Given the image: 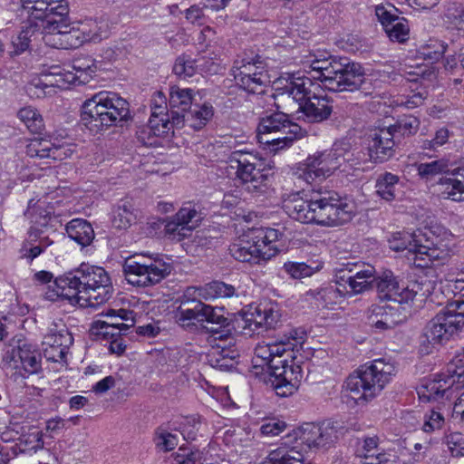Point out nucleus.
<instances>
[{
	"instance_id": "obj_1",
	"label": "nucleus",
	"mask_w": 464,
	"mask_h": 464,
	"mask_svg": "<svg viewBox=\"0 0 464 464\" xmlns=\"http://www.w3.org/2000/svg\"><path fill=\"white\" fill-rule=\"evenodd\" d=\"M302 343L303 336H298L295 330L280 341L258 343L255 349L252 373L269 382L278 396L293 395L303 378L300 365L295 362V353Z\"/></svg>"
},
{
	"instance_id": "obj_2",
	"label": "nucleus",
	"mask_w": 464,
	"mask_h": 464,
	"mask_svg": "<svg viewBox=\"0 0 464 464\" xmlns=\"http://www.w3.org/2000/svg\"><path fill=\"white\" fill-rule=\"evenodd\" d=\"M312 86V80L299 73L281 76L273 82L275 104L307 122H322L330 117L333 106L325 97L311 96Z\"/></svg>"
},
{
	"instance_id": "obj_3",
	"label": "nucleus",
	"mask_w": 464,
	"mask_h": 464,
	"mask_svg": "<svg viewBox=\"0 0 464 464\" xmlns=\"http://www.w3.org/2000/svg\"><path fill=\"white\" fill-rule=\"evenodd\" d=\"M285 213L302 224L335 227L351 221L358 213L353 200H339L331 197H308L303 192H293L283 200Z\"/></svg>"
},
{
	"instance_id": "obj_4",
	"label": "nucleus",
	"mask_w": 464,
	"mask_h": 464,
	"mask_svg": "<svg viewBox=\"0 0 464 464\" xmlns=\"http://www.w3.org/2000/svg\"><path fill=\"white\" fill-rule=\"evenodd\" d=\"M387 242L395 252L406 251L409 262L420 268L444 264L451 250V235L440 228H427L412 234L394 232L388 237Z\"/></svg>"
},
{
	"instance_id": "obj_5",
	"label": "nucleus",
	"mask_w": 464,
	"mask_h": 464,
	"mask_svg": "<svg viewBox=\"0 0 464 464\" xmlns=\"http://www.w3.org/2000/svg\"><path fill=\"white\" fill-rule=\"evenodd\" d=\"M301 65L306 73L320 81L332 92L353 91L365 82L363 67L344 56H332L324 50H314L304 54Z\"/></svg>"
},
{
	"instance_id": "obj_6",
	"label": "nucleus",
	"mask_w": 464,
	"mask_h": 464,
	"mask_svg": "<svg viewBox=\"0 0 464 464\" xmlns=\"http://www.w3.org/2000/svg\"><path fill=\"white\" fill-rule=\"evenodd\" d=\"M20 4L30 21L42 27L41 39L46 45L57 49L81 46L75 26L63 21L70 10L67 0H20Z\"/></svg>"
},
{
	"instance_id": "obj_7",
	"label": "nucleus",
	"mask_w": 464,
	"mask_h": 464,
	"mask_svg": "<svg viewBox=\"0 0 464 464\" xmlns=\"http://www.w3.org/2000/svg\"><path fill=\"white\" fill-rule=\"evenodd\" d=\"M336 431L329 423H304L288 435V441L295 440L293 446H285L272 450L262 464H306L303 446L325 447L334 443Z\"/></svg>"
},
{
	"instance_id": "obj_8",
	"label": "nucleus",
	"mask_w": 464,
	"mask_h": 464,
	"mask_svg": "<svg viewBox=\"0 0 464 464\" xmlns=\"http://www.w3.org/2000/svg\"><path fill=\"white\" fill-rule=\"evenodd\" d=\"M283 233L271 227H252L238 235L229 246L231 256L240 262L261 264L276 256Z\"/></svg>"
},
{
	"instance_id": "obj_9",
	"label": "nucleus",
	"mask_w": 464,
	"mask_h": 464,
	"mask_svg": "<svg viewBox=\"0 0 464 464\" xmlns=\"http://www.w3.org/2000/svg\"><path fill=\"white\" fill-rule=\"evenodd\" d=\"M130 113L128 102L115 92H100L82 105V121L90 130H102L125 121Z\"/></svg>"
},
{
	"instance_id": "obj_10",
	"label": "nucleus",
	"mask_w": 464,
	"mask_h": 464,
	"mask_svg": "<svg viewBox=\"0 0 464 464\" xmlns=\"http://www.w3.org/2000/svg\"><path fill=\"white\" fill-rule=\"evenodd\" d=\"M395 374V367L383 360H375L352 373L345 381V390L358 404L377 397Z\"/></svg>"
},
{
	"instance_id": "obj_11",
	"label": "nucleus",
	"mask_w": 464,
	"mask_h": 464,
	"mask_svg": "<svg viewBox=\"0 0 464 464\" xmlns=\"http://www.w3.org/2000/svg\"><path fill=\"white\" fill-rule=\"evenodd\" d=\"M350 150L348 142L335 141L329 149L315 151L299 162L295 175L307 184L324 180L350 161Z\"/></svg>"
},
{
	"instance_id": "obj_12",
	"label": "nucleus",
	"mask_w": 464,
	"mask_h": 464,
	"mask_svg": "<svg viewBox=\"0 0 464 464\" xmlns=\"http://www.w3.org/2000/svg\"><path fill=\"white\" fill-rule=\"evenodd\" d=\"M229 164L236 169V178L250 193H261L267 187V181L274 166L258 153L243 150L234 151Z\"/></svg>"
},
{
	"instance_id": "obj_13",
	"label": "nucleus",
	"mask_w": 464,
	"mask_h": 464,
	"mask_svg": "<svg viewBox=\"0 0 464 464\" xmlns=\"http://www.w3.org/2000/svg\"><path fill=\"white\" fill-rule=\"evenodd\" d=\"M72 280L80 306L95 307L109 298L111 278L102 267L82 264Z\"/></svg>"
},
{
	"instance_id": "obj_14",
	"label": "nucleus",
	"mask_w": 464,
	"mask_h": 464,
	"mask_svg": "<svg viewBox=\"0 0 464 464\" xmlns=\"http://www.w3.org/2000/svg\"><path fill=\"white\" fill-rule=\"evenodd\" d=\"M375 268L363 265L359 270H340L335 276V287L330 286L323 291L326 305L337 304L342 298L362 294L372 287L375 280Z\"/></svg>"
},
{
	"instance_id": "obj_15",
	"label": "nucleus",
	"mask_w": 464,
	"mask_h": 464,
	"mask_svg": "<svg viewBox=\"0 0 464 464\" xmlns=\"http://www.w3.org/2000/svg\"><path fill=\"white\" fill-rule=\"evenodd\" d=\"M464 327V300L449 302L427 324L425 337L431 344L448 342Z\"/></svg>"
},
{
	"instance_id": "obj_16",
	"label": "nucleus",
	"mask_w": 464,
	"mask_h": 464,
	"mask_svg": "<svg viewBox=\"0 0 464 464\" xmlns=\"http://www.w3.org/2000/svg\"><path fill=\"white\" fill-rule=\"evenodd\" d=\"M171 267L161 258L143 254L128 258L123 266L127 281L137 286H149L160 282L169 275Z\"/></svg>"
},
{
	"instance_id": "obj_17",
	"label": "nucleus",
	"mask_w": 464,
	"mask_h": 464,
	"mask_svg": "<svg viewBox=\"0 0 464 464\" xmlns=\"http://www.w3.org/2000/svg\"><path fill=\"white\" fill-rule=\"evenodd\" d=\"M377 289L382 298L392 300L394 304H409L417 296L426 297L431 292V285H426L418 281L407 285L400 284L392 271H384L380 276L375 277Z\"/></svg>"
},
{
	"instance_id": "obj_18",
	"label": "nucleus",
	"mask_w": 464,
	"mask_h": 464,
	"mask_svg": "<svg viewBox=\"0 0 464 464\" xmlns=\"http://www.w3.org/2000/svg\"><path fill=\"white\" fill-rule=\"evenodd\" d=\"M72 342L73 338L63 324H52L42 342L44 357L50 362L64 363Z\"/></svg>"
},
{
	"instance_id": "obj_19",
	"label": "nucleus",
	"mask_w": 464,
	"mask_h": 464,
	"mask_svg": "<svg viewBox=\"0 0 464 464\" xmlns=\"http://www.w3.org/2000/svg\"><path fill=\"white\" fill-rule=\"evenodd\" d=\"M397 12L392 5H379L375 7V15L388 38L402 44L410 37V24L408 20L398 15Z\"/></svg>"
},
{
	"instance_id": "obj_20",
	"label": "nucleus",
	"mask_w": 464,
	"mask_h": 464,
	"mask_svg": "<svg viewBox=\"0 0 464 464\" xmlns=\"http://www.w3.org/2000/svg\"><path fill=\"white\" fill-rule=\"evenodd\" d=\"M237 84L248 92H260L262 87L270 82V77L262 62H247L233 70Z\"/></svg>"
},
{
	"instance_id": "obj_21",
	"label": "nucleus",
	"mask_w": 464,
	"mask_h": 464,
	"mask_svg": "<svg viewBox=\"0 0 464 464\" xmlns=\"http://www.w3.org/2000/svg\"><path fill=\"white\" fill-rule=\"evenodd\" d=\"M25 152L32 158L63 160L72 156L73 150L66 142H61L57 138L48 135V138L30 140Z\"/></svg>"
},
{
	"instance_id": "obj_22",
	"label": "nucleus",
	"mask_w": 464,
	"mask_h": 464,
	"mask_svg": "<svg viewBox=\"0 0 464 464\" xmlns=\"http://www.w3.org/2000/svg\"><path fill=\"white\" fill-rule=\"evenodd\" d=\"M181 126L179 117L169 121V113L157 114L151 112L148 126L138 133L139 140L148 146L160 145V139L168 137L173 130V127Z\"/></svg>"
},
{
	"instance_id": "obj_23",
	"label": "nucleus",
	"mask_w": 464,
	"mask_h": 464,
	"mask_svg": "<svg viewBox=\"0 0 464 464\" xmlns=\"http://www.w3.org/2000/svg\"><path fill=\"white\" fill-rule=\"evenodd\" d=\"M406 317L398 304L381 302L372 304L368 311L369 324L379 331L392 329L405 321Z\"/></svg>"
},
{
	"instance_id": "obj_24",
	"label": "nucleus",
	"mask_w": 464,
	"mask_h": 464,
	"mask_svg": "<svg viewBox=\"0 0 464 464\" xmlns=\"http://www.w3.org/2000/svg\"><path fill=\"white\" fill-rule=\"evenodd\" d=\"M4 360L13 368H22L29 374L36 373L41 369V353L34 344L26 342L7 352Z\"/></svg>"
},
{
	"instance_id": "obj_25",
	"label": "nucleus",
	"mask_w": 464,
	"mask_h": 464,
	"mask_svg": "<svg viewBox=\"0 0 464 464\" xmlns=\"http://www.w3.org/2000/svg\"><path fill=\"white\" fill-rule=\"evenodd\" d=\"M200 221V216L195 208H181L171 220L167 221L165 232L175 240H181L189 236Z\"/></svg>"
},
{
	"instance_id": "obj_26",
	"label": "nucleus",
	"mask_w": 464,
	"mask_h": 464,
	"mask_svg": "<svg viewBox=\"0 0 464 464\" xmlns=\"http://www.w3.org/2000/svg\"><path fill=\"white\" fill-rule=\"evenodd\" d=\"M393 135L391 129H377L368 137V150L371 160L382 161L392 156Z\"/></svg>"
},
{
	"instance_id": "obj_27",
	"label": "nucleus",
	"mask_w": 464,
	"mask_h": 464,
	"mask_svg": "<svg viewBox=\"0 0 464 464\" xmlns=\"http://www.w3.org/2000/svg\"><path fill=\"white\" fill-rule=\"evenodd\" d=\"M177 319L183 327L188 326L194 320H205L213 324H221L225 321L223 315L218 314L214 307L203 303L196 304L193 308L182 304L178 311Z\"/></svg>"
},
{
	"instance_id": "obj_28",
	"label": "nucleus",
	"mask_w": 464,
	"mask_h": 464,
	"mask_svg": "<svg viewBox=\"0 0 464 464\" xmlns=\"http://www.w3.org/2000/svg\"><path fill=\"white\" fill-rule=\"evenodd\" d=\"M39 81L44 89L56 87L60 90H65L75 84V78L69 65H53L44 70Z\"/></svg>"
},
{
	"instance_id": "obj_29",
	"label": "nucleus",
	"mask_w": 464,
	"mask_h": 464,
	"mask_svg": "<svg viewBox=\"0 0 464 464\" xmlns=\"http://www.w3.org/2000/svg\"><path fill=\"white\" fill-rule=\"evenodd\" d=\"M439 190L444 198L453 201L464 200V163L455 169L450 177L440 179Z\"/></svg>"
},
{
	"instance_id": "obj_30",
	"label": "nucleus",
	"mask_w": 464,
	"mask_h": 464,
	"mask_svg": "<svg viewBox=\"0 0 464 464\" xmlns=\"http://www.w3.org/2000/svg\"><path fill=\"white\" fill-rule=\"evenodd\" d=\"M22 14L26 16V24L23 27L21 32L11 41L13 50L9 52L11 57L18 56L25 52L30 45L32 38L41 36L42 27L38 24H34L30 21V17L23 11L21 6Z\"/></svg>"
},
{
	"instance_id": "obj_31",
	"label": "nucleus",
	"mask_w": 464,
	"mask_h": 464,
	"mask_svg": "<svg viewBox=\"0 0 464 464\" xmlns=\"http://www.w3.org/2000/svg\"><path fill=\"white\" fill-rule=\"evenodd\" d=\"M276 138L268 139L266 136H258V142L269 147L271 151L289 148L295 140L303 138L305 131L299 125H290L289 129L278 132Z\"/></svg>"
},
{
	"instance_id": "obj_32",
	"label": "nucleus",
	"mask_w": 464,
	"mask_h": 464,
	"mask_svg": "<svg viewBox=\"0 0 464 464\" xmlns=\"http://www.w3.org/2000/svg\"><path fill=\"white\" fill-rule=\"evenodd\" d=\"M429 379L425 380L424 382L419 387L418 389V395L419 398L423 401H434L441 404L443 407L450 404V401L452 399L456 398L453 406H452V412L451 417L454 420H458L459 421H464V386L459 389H456L453 391V392L450 396H440L439 398H429L426 396H423L421 393V389L424 388L427 385V381Z\"/></svg>"
},
{
	"instance_id": "obj_33",
	"label": "nucleus",
	"mask_w": 464,
	"mask_h": 464,
	"mask_svg": "<svg viewBox=\"0 0 464 464\" xmlns=\"http://www.w3.org/2000/svg\"><path fill=\"white\" fill-rule=\"evenodd\" d=\"M72 282V276L56 278L48 285V290L45 292V298L52 301L58 298H64L71 303L78 304L77 291Z\"/></svg>"
},
{
	"instance_id": "obj_34",
	"label": "nucleus",
	"mask_w": 464,
	"mask_h": 464,
	"mask_svg": "<svg viewBox=\"0 0 464 464\" xmlns=\"http://www.w3.org/2000/svg\"><path fill=\"white\" fill-rule=\"evenodd\" d=\"M214 116V108L209 102L195 105L193 109L182 114L181 123L195 130L205 127Z\"/></svg>"
},
{
	"instance_id": "obj_35",
	"label": "nucleus",
	"mask_w": 464,
	"mask_h": 464,
	"mask_svg": "<svg viewBox=\"0 0 464 464\" xmlns=\"http://www.w3.org/2000/svg\"><path fill=\"white\" fill-rule=\"evenodd\" d=\"M289 114L291 113L285 111L263 118L257 127V137L276 134L289 129L290 125H297L288 120Z\"/></svg>"
},
{
	"instance_id": "obj_36",
	"label": "nucleus",
	"mask_w": 464,
	"mask_h": 464,
	"mask_svg": "<svg viewBox=\"0 0 464 464\" xmlns=\"http://www.w3.org/2000/svg\"><path fill=\"white\" fill-rule=\"evenodd\" d=\"M253 312L257 317V324L260 327H275L280 321L281 313L278 304L272 302H263L253 304Z\"/></svg>"
},
{
	"instance_id": "obj_37",
	"label": "nucleus",
	"mask_w": 464,
	"mask_h": 464,
	"mask_svg": "<svg viewBox=\"0 0 464 464\" xmlns=\"http://www.w3.org/2000/svg\"><path fill=\"white\" fill-rule=\"evenodd\" d=\"M75 28L81 45L87 43H99L107 36L102 24L96 20H85L79 23Z\"/></svg>"
},
{
	"instance_id": "obj_38",
	"label": "nucleus",
	"mask_w": 464,
	"mask_h": 464,
	"mask_svg": "<svg viewBox=\"0 0 464 464\" xmlns=\"http://www.w3.org/2000/svg\"><path fill=\"white\" fill-rule=\"evenodd\" d=\"M68 237L81 246H88L94 238V231L90 223L83 219H73L66 226Z\"/></svg>"
},
{
	"instance_id": "obj_39",
	"label": "nucleus",
	"mask_w": 464,
	"mask_h": 464,
	"mask_svg": "<svg viewBox=\"0 0 464 464\" xmlns=\"http://www.w3.org/2000/svg\"><path fill=\"white\" fill-rule=\"evenodd\" d=\"M100 315L105 317L104 320L102 319V324L122 332L134 324L133 312L126 309H109Z\"/></svg>"
},
{
	"instance_id": "obj_40",
	"label": "nucleus",
	"mask_w": 464,
	"mask_h": 464,
	"mask_svg": "<svg viewBox=\"0 0 464 464\" xmlns=\"http://www.w3.org/2000/svg\"><path fill=\"white\" fill-rule=\"evenodd\" d=\"M53 214V206L42 199L33 205L30 202L25 212V216L37 227H46Z\"/></svg>"
},
{
	"instance_id": "obj_41",
	"label": "nucleus",
	"mask_w": 464,
	"mask_h": 464,
	"mask_svg": "<svg viewBox=\"0 0 464 464\" xmlns=\"http://www.w3.org/2000/svg\"><path fill=\"white\" fill-rule=\"evenodd\" d=\"M400 183L398 176L385 172L380 175L375 183L376 194L385 201H392L396 198L397 187Z\"/></svg>"
},
{
	"instance_id": "obj_42",
	"label": "nucleus",
	"mask_w": 464,
	"mask_h": 464,
	"mask_svg": "<svg viewBox=\"0 0 464 464\" xmlns=\"http://www.w3.org/2000/svg\"><path fill=\"white\" fill-rule=\"evenodd\" d=\"M75 78V84H85L89 82L96 74L97 65L91 58L78 59L69 65Z\"/></svg>"
},
{
	"instance_id": "obj_43",
	"label": "nucleus",
	"mask_w": 464,
	"mask_h": 464,
	"mask_svg": "<svg viewBox=\"0 0 464 464\" xmlns=\"http://www.w3.org/2000/svg\"><path fill=\"white\" fill-rule=\"evenodd\" d=\"M16 116L32 133H39L44 129V118L34 107L24 106L17 111Z\"/></svg>"
},
{
	"instance_id": "obj_44",
	"label": "nucleus",
	"mask_w": 464,
	"mask_h": 464,
	"mask_svg": "<svg viewBox=\"0 0 464 464\" xmlns=\"http://www.w3.org/2000/svg\"><path fill=\"white\" fill-rule=\"evenodd\" d=\"M193 90L171 86L169 89V105L172 109H178L183 113L188 111L193 102Z\"/></svg>"
},
{
	"instance_id": "obj_45",
	"label": "nucleus",
	"mask_w": 464,
	"mask_h": 464,
	"mask_svg": "<svg viewBox=\"0 0 464 464\" xmlns=\"http://www.w3.org/2000/svg\"><path fill=\"white\" fill-rule=\"evenodd\" d=\"M42 432L35 427L29 429L28 432L22 434L16 442V447L21 452H36L43 447Z\"/></svg>"
},
{
	"instance_id": "obj_46",
	"label": "nucleus",
	"mask_w": 464,
	"mask_h": 464,
	"mask_svg": "<svg viewBox=\"0 0 464 464\" xmlns=\"http://www.w3.org/2000/svg\"><path fill=\"white\" fill-rule=\"evenodd\" d=\"M323 267L322 264L316 266L308 265L304 262L287 261L284 264V271L293 279L310 277Z\"/></svg>"
},
{
	"instance_id": "obj_47",
	"label": "nucleus",
	"mask_w": 464,
	"mask_h": 464,
	"mask_svg": "<svg viewBox=\"0 0 464 464\" xmlns=\"http://www.w3.org/2000/svg\"><path fill=\"white\" fill-rule=\"evenodd\" d=\"M203 293L205 294V301H209L217 298L231 297L235 295V288L231 285L214 281L203 285Z\"/></svg>"
},
{
	"instance_id": "obj_48",
	"label": "nucleus",
	"mask_w": 464,
	"mask_h": 464,
	"mask_svg": "<svg viewBox=\"0 0 464 464\" xmlns=\"http://www.w3.org/2000/svg\"><path fill=\"white\" fill-rule=\"evenodd\" d=\"M419 176L423 179H431L436 175L449 169V161L444 159L420 163L416 166Z\"/></svg>"
},
{
	"instance_id": "obj_49",
	"label": "nucleus",
	"mask_w": 464,
	"mask_h": 464,
	"mask_svg": "<svg viewBox=\"0 0 464 464\" xmlns=\"http://www.w3.org/2000/svg\"><path fill=\"white\" fill-rule=\"evenodd\" d=\"M253 310V304H250L243 309L236 318L237 327L245 331L246 334L255 333L261 328L257 324V317Z\"/></svg>"
},
{
	"instance_id": "obj_50",
	"label": "nucleus",
	"mask_w": 464,
	"mask_h": 464,
	"mask_svg": "<svg viewBox=\"0 0 464 464\" xmlns=\"http://www.w3.org/2000/svg\"><path fill=\"white\" fill-rule=\"evenodd\" d=\"M198 72V63L197 60L187 56H180L177 58L173 66V72L182 79L192 77Z\"/></svg>"
},
{
	"instance_id": "obj_51",
	"label": "nucleus",
	"mask_w": 464,
	"mask_h": 464,
	"mask_svg": "<svg viewBox=\"0 0 464 464\" xmlns=\"http://www.w3.org/2000/svg\"><path fill=\"white\" fill-rule=\"evenodd\" d=\"M136 215L130 206H119L113 213L112 224L116 228L127 229L135 221Z\"/></svg>"
},
{
	"instance_id": "obj_52",
	"label": "nucleus",
	"mask_w": 464,
	"mask_h": 464,
	"mask_svg": "<svg viewBox=\"0 0 464 464\" xmlns=\"http://www.w3.org/2000/svg\"><path fill=\"white\" fill-rule=\"evenodd\" d=\"M155 443L160 450L170 451L177 447L179 437L166 429L159 428L155 435Z\"/></svg>"
},
{
	"instance_id": "obj_53",
	"label": "nucleus",
	"mask_w": 464,
	"mask_h": 464,
	"mask_svg": "<svg viewBox=\"0 0 464 464\" xmlns=\"http://www.w3.org/2000/svg\"><path fill=\"white\" fill-rule=\"evenodd\" d=\"M91 333L100 339L110 341L112 338H117L122 331L114 329L113 326H108L102 323V319H98L92 324Z\"/></svg>"
},
{
	"instance_id": "obj_54",
	"label": "nucleus",
	"mask_w": 464,
	"mask_h": 464,
	"mask_svg": "<svg viewBox=\"0 0 464 464\" xmlns=\"http://www.w3.org/2000/svg\"><path fill=\"white\" fill-rule=\"evenodd\" d=\"M179 464H231L224 459L208 458L198 450L191 451Z\"/></svg>"
},
{
	"instance_id": "obj_55",
	"label": "nucleus",
	"mask_w": 464,
	"mask_h": 464,
	"mask_svg": "<svg viewBox=\"0 0 464 464\" xmlns=\"http://www.w3.org/2000/svg\"><path fill=\"white\" fill-rule=\"evenodd\" d=\"M445 419L443 415L435 411H430L424 415L422 430L425 432H433L443 428Z\"/></svg>"
},
{
	"instance_id": "obj_56",
	"label": "nucleus",
	"mask_w": 464,
	"mask_h": 464,
	"mask_svg": "<svg viewBox=\"0 0 464 464\" xmlns=\"http://www.w3.org/2000/svg\"><path fill=\"white\" fill-rule=\"evenodd\" d=\"M445 16L456 27L464 29V7L461 4L457 2L449 4Z\"/></svg>"
},
{
	"instance_id": "obj_57",
	"label": "nucleus",
	"mask_w": 464,
	"mask_h": 464,
	"mask_svg": "<svg viewBox=\"0 0 464 464\" xmlns=\"http://www.w3.org/2000/svg\"><path fill=\"white\" fill-rule=\"evenodd\" d=\"M445 442L452 456H464V435L462 433H450L446 436Z\"/></svg>"
},
{
	"instance_id": "obj_58",
	"label": "nucleus",
	"mask_w": 464,
	"mask_h": 464,
	"mask_svg": "<svg viewBox=\"0 0 464 464\" xmlns=\"http://www.w3.org/2000/svg\"><path fill=\"white\" fill-rule=\"evenodd\" d=\"M199 421L195 418H184L177 428L185 440H194L199 428Z\"/></svg>"
},
{
	"instance_id": "obj_59",
	"label": "nucleus",
	"mask_w": 464,
	"mask_h": 464,
	"mask_svg": "<svg viewBox=\"0 0 464 464\" xmlns=\"http://www.w3.org/2000/svg\"><path fill=\"white\" fill-rule=\"evenodd\" d=\"M420 121L411 115L404 116L398 121L399 131L403 135H411L417 132Z\"/></svg>"
},
{
	"instance_id": "obj_60",
	"label": "nucleus",
	"mask_w": 464,
	"mask_h": 464,
	"mask_svg": "<svg viewBox=\"0 0 464 464\" xmlns=\"http://www.w3.org/2000/svg\"><path fill=\"white\" fill-rule=\"evenodd\" d=\"M286 428L285 421L280 420H269L260 427V431L265 436H277Z\"/></svg>"
},
{
	"instance_id": "obj_61",
	"label": "nucleus",
	"mask_w": 464,
	"mask_h": 464,
	"mask_svg": "<svg viewBox=\"0 0 464 464\" xmlns=\"http://www.w3.org/2000/svg\"><path fill=\"white\" fill-rule=\"evenodd\" d=\"M450 139V131L447 128H440L436 132L431 140H426L423 141V147L425 149H436L448 142Z\"/></svg>"
},
{
	"instance_id": "obj_62",
	"label": "nucleus",
	"mask_w": 464,
	"mask_h": 464,
	"mask_svg": "<svg viewBox=\"0 0 464 464\" xmlns=\"http://www.w3.org/2000/svg\"><path fill=\"white\" fill-rule=\"evenodd\" d=\"M182 304L185 305L188 303H202L205 300V294L203 293V286H190L188 287L182 296Z\"/></svg>"
},
{
	"instance_id": "obj_63",
	"label": "nucleus",
	"mask_w": 464,
	"mask_h": 464,
	"mask_svg": "<svg viewBox=\"0 0 464 464\" xmlns=\"http://www.w3.org/2000/svg\"><path fill=\"white\" fill-rule=\"evenodd\" d=\"M43 252V246H37L34 241H31V238H29V240L24 242L22 246L21 256L27 259L29 262H32Z\"/></svg>"
},
{
	"instance_id": "obj_64",
	"label": "nucleus",
	"mask_w": 464,
	"mask_h": 464,
	"mask_svg": "<svg viewBox=\"0 0 464 464\" xmlns=\"http://www.w3.org/2000/svg\"><path fill=\"white\" fill-rule=\"evenodd\" d=\"M186 19L192 24L202 25L205 23L203 9L198 5H191L185 11Z\"/></svg>"
}]
</instances>
